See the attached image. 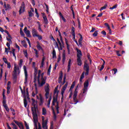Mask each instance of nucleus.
<instances>
[{
  "mask_svg": "<svg viewBox=\"0 0 129 129\" xmlns=\"http://www.w3.org/2000/svg\"><path fill=\"white\" fill-rule=\"evenodd\" d=\"M73 100L74 102H75V104H76L77 103H78V99H77V97H73Z\"/></svg>",
  "mask_w": 129,
  "mask_h": 129,
  "instance_id": "nucleus-40",
  "label": "nucleus"
},
{
  "mask_svg": "<svg viewBox=\"0 0 129 129\" xmlns=\"http://www.w3.org/2000/svg\"><path fill=\"white\" fill-rule=\"evenodd\" d=\"M71 68V59H70L68 61V72H69L70 71V69Z\"/></svg>",
  "mask_w": 129,
  "mask_h": 129,
  "instance_id": "nucleus-18",
  "label": "nucleus"
},
{
  "mask_svg": "<svg viewBox=\"0 0 129 129\" xmlns=\"http://www.w3.org/2000/svg\"><path fill=\"white\" fill-rule=\"evenodd\" d=\"M24 103L25 107H27V105H28V103L27 102V99L24 98Z\"/></svg>",
  "mask_w": 129,
  "mask_h": 129,
  "instance_id": "nucleus-36",
  "label": "nucleus"
},
{
  "mask_svg": "<svg viewBox=\"0 0 129 129\" xmlns=\"http://www.w3.org/2000/svg\"><path fill=\"white\" fill-rule=\"evenodd\" d=\"M3 104L4 107L5 108L6 110H7L8 112L10 111V108H9V107L8 106V105L7 104V101L3 102Z\"/></svg>",
  "mask_w": 129,
  "mask_h": 129,
  "instance_id": "nucleus-15",
  "label": "nucleus"
},
{
  "mask_svg": "<svg viewBox=\"0 0 129 129\" xmlns=\"http://www.w3.org/2000/svg\"><path fill=\"white\" fill-rule=\"evenodd\" d=\"M21 44L23 46H24L25 48H28V44H27V42H26V41H22Z\"/></svg>",
  "mask_w": 129,
  "mask_h": 129,
  "instance_id": "nucleus-22",
  "label": "nucleus"
},
{
  "mask_svg": "<svg viewBox=\"0 0 129 129\" xmlns=\"http://www.w3.org/2000/svg\"><path fill=\"white\" fill-rule=\"evenodd\" d=\"M24 55L26 57V58H28V51L27 50H23Z\"/></svg>",
  "mask_w": 129,
  "mask_h": 129,
  "instance_id": "nucleus-34",
  "label": "nucleus"
},
{
  "mask_svg": "<svg viewBox=\"0 0 129 129\" xmlns=\"http://www.w3.org/2000/svg\"><path fill=\"white\" fill-rule=\"evenodd\" d=\"M112 71H114V74H116V73L117 72V69H113Z\"/></svg>",
  "mask_w": 129,
  "mask_h": 129,
  "instance_id": "nucleus-63",
  "label": "nucleus"
},
{
  "mask_svg": "<svg viewBox=\"0 0 129 129\" xmlns=\"http://www.w3.org/2000/svg\"><path fill=\"white\" fill-rule=\"evenodd\" d=\"M48 120H45V121L42 122V128L43 129H48Z\"/></svg>",
  "mask_w": 129,
  "mask_h": 129,
  "instance_id": "nucleus-11",
  "label": "nucleus"
},
{
  "mask_svg": "<svg viewBox=\"0 0 129 129\" xmlns=\"http://www.w3.org/2000/svg\"><path fill=\"white\" fill-rule=\"evenodd\" d=\"M54 46H56V47L58 48V49H59V45L58 44V42H57L56 41H54Z\"/></svg>",
  "mask_w": 129,
  "mask_h": 129,
  "instance_id": "nucleus-50",
  "label": "nucleus"
},
{
  "mask_svg": "<svg viewBox=\"0 0 129 129\" xmlns=\"http://www.w3.org/2000/svg\"><path fill=\"white\" fill-rule=\"evenodd\" d=\"M67 86H68V82H66V84L61 89V93L62 95L61 99L63 98L64 97V92H65V90H66V88H67Z\"/></svg>",
  "mask_w": 129,
  "mask_h": 129,
  "instance_id": "nucleus-8",
  "label": "nucleus"
},
{
  "mask_svg": "<svg viewBox=\"0 0 129 129\" xmlns=\"http://www.w3.org/2000/svg\"><path fill=\"white\" fill-rule=\"evenodd\" d=\"M36 47L39 51H40V50H42L43 51V48L41 47V45H40V43L38 42Z\"/></svg>",
  "mask_w": 129,
  "mask_h": 129,
  "instance_id": "nucleus-29",
  "label": "nucleus"
},
{
  "mask_svg": "<svg viewBox=\"0 0 129 129\" xmlns=\"http://www.w3.org/2000/svg\"><path fill=\"white\" fill-rule=\"evenodd\" d=\"M34 123V129H38V124H37V122H38V121H33Z\"/></svg>",
  "mask_w": 129,
  "mask_h": 129,
  "instance_id": "nucleus-38",
  "label": "nucleus"
},
{
  "mask_svg": "<svg viewBox=\"0 0 129 129\" xmlns=\"http://www.w3.org/2000/svg\"><path fill=\"white\" fill-rule=\"evenodd\" d=\"M67 49H68V51L69 52V54H70V46H69V44H67Z\"/></svg>",
  "mask_w": 129,
  "mask_h": 129,
  "instance_id": "nucleus-58",
  "label": "nucleus"
},
{
  "mask_svg": "<svg viewBox=\"0 0 129 129\" xmlns=\"http://www.w3.org/2000/svg\"><path fill=\"white\" fill-rule=\"evenodd\" d=\"M8 10H11V5L10 4H7V7L5 9V11H8Z\"/></svg>",
  "mask_w": 129,
  "mask_h": 129,
  "instance_id": "nucleus-48",
  "label": "nucleus"
},
{
  "mask_svg": "<svg viewBox=\"0 0 129 129\" xmlns=\"http://www.w3.org/2000/svg\"><path fill=\"white\" fill-rule=\"evenodd\" d=\"M20 73H21L20 68H19V67L17 66V63H14L13 74L12 75L14 79L16 80L17 78H18V74L19 75L20 74Z\"/></svg>",
  "mask_w": 129,
  "mask_h": 129,
  "instance_id": "nucleus-2",
  "label": "nucleus"
},
{
  "mask_svg": "<svg viewBox=\"0 0 129 129\" xmlns=\"http://www.w3.org/2000/svg\"><path fill=\"white\" fill-rule=\"evenodd\" d=\"M106 8H107V4H105L103 7L101 8L100 11H103V10H105Z\"/></svg>",
  "mask_w": 129,
  "mask_h": 129,
  "instance_id": "nucleus-35",
  "label": "nucleus"
},
{
  "mask_svg": "<svg viewBox=\"0 0 129 129\" xmlns=\"http://www.w3.org/2000/svg\"><path fill=\"white\" fill-rule=\"evenodd\" d=\"M14 122H15L16 124H17V125H18V126H19V125H20L21 124V123H22V122H19V121H18L16 120H14Z\"/></svg>",
  "mask_w": 129,
  "mask_h": 129,
  "instance_id": "nucleus-51",
  "label": "nucleus"
},
{
  "mask_svg": "<svg viewBox=\"0 0 129 129\" xmlns=\"http://www.w3.org/2000/svg\"><path fill=\"white\" fill-rule=\"evenodd\" d=\"M32 36L33 37H36L38 36L39 34H38V31H36V29L33 28L32 31Z\"/></svg>",
  "mask_w": 129,
  "mask_h": 129,
  "instance_id": "nucleus-14",
  "label": "nucleus"
},
{
  "mask_svg": "<svg viewBox=\"0 0 129 129\" xmlns=\"http://www.w3.org/2000/svg\"><path fill=\"white\" fill-rule=\"evenodd\" d=\"M78 23L79 24L78 28H79V29H80V30H81V23H80V20H79V19H78Z\"/></svg>",
  "mask_w": 129,
  "mask_h": 129,
  "instance_id": "nucleus-46",
  "label": "nucleus"
},
{
  "mask_svg": "<svg viewBox=\"0 0 129 129\" xmlns=\"http://www.w3.org/2000/svg\"><path fill=\"white\" fill-rule=\"evenodd\" d=\"M51 72V64L49 66V67L47 70V75L50 76V73Z\"/></svg>",
  "mask_w": 129,
  "mask_h": 129,
  "instance_id": "nucleus-39",
  "label": "nucleus"
},
{
  "mask_svg": "<svg viewBox=\"0 0 129 129\" xmlns=\"http://www.w3.org/2000/svg\"><path fill=\"white\" fill-rule=\"evenodd\" d=\"M72 35L75 36V28L74 27H72Z\"/></svg>",
  "mask_w": 129,
  "mask_h": 129,
  "instance_id": "nucleus-32",
  "label": "nucleus"
},
{
  "mask_svg": "<svg viewBox=\"0 0 129 129\" xmlns=\"http://www.w3.org/2000/svg\"><path fill=\"white\" fill-rule=\"evenodd\" d=\"M98 34V31H95L94 33L93 34V37H97V35Z\"/></svg>",
  "mask_w": 129,
  "mask_h": 129,
  "instance_id": "nucleus-43",
  "label": "nucleus"
},
{
  "mask_svg": "<svg viewBox=\"0 0 129 129\" xmlns=\"http://www.w3.org/2000/svg\"><path fill=\"white\" fill-rule=\"evenodd\" d=\"M77 62L79 66L82 65V61H81V57H77Z\"/></svg>",
  "mask_w": 129,
  "mask_h": 129,
  "instance_id": "nucleus-20",
  "label": "nucleus"
},
{
  "mask_svg": "<svg viewBox=\"0 0 129 129\" xmlns=\"http://www.w3.org/2000/svg\"><path fill=\"white\" fill-rule=\"evenodd\" d=\"M7 94H10V93H11V87H7Z\"/></svg>",
  "mask_w": 129,
  "mask_h": 129,
  "instance_id": "nucleus-37",
  "label": "nucleus"
},
{
  "mask_svg": "<svg viewBox=\"0 0 129 129\" xmlns=\"http://www.w3.org/2000/svg\"><path fill=\"white\" fill-rule=\"evenodd\" d=\"M36 37L38 38V40H41L42 38V36L39 35V34Z\"/></svg>",
  "mask_w": 129,
  "mask_h": 129,
  "instance_id": "nucleus-64",
  "label": "nucleus"
},
{
  "mask_svg": "<svg viewBox=\"0 0 129 129\" xmlns=\"http://www.w3.org/2000/svg\"><path fill=\"white\" fill-rule=\"evenodd\" d=\"M7 40L8 41V42H9L10 44H12L13 43V41H12V39H11V38L7 37Z\"/></svg>",
  "mask_w": 129,
  "mask_h": 129,
  "instance_id": "nucleus-56",
  "label": "nucleus"
},
{
  "mask_svg": "<svg viewBox=\"0 0 129 129\" xmlns=\"http://www.w3.org/2000/svg\"><path fill=\"white\" fill-rule=\"evenodd\" d=\"M84 70L86 71L85 75L87 76L89 73V64L86 62H85L84 65Z\"/></svg>",
  "mask_w": 129,
  "mask_h": 129,
  "instance_id": "nucleus-6",
  "label": "nucleus"
},
{
  "mask_svg": "<svg viewBox=\"0 0 129 129\" xmlns=\"http://www.w3.org/2000/svg\"><path fill=\"white\" fill-rule=\"evenodd\" d=\"M52 58L53 59H54V58H56V51H55V49H53L52 51Z\"/></svg>",
  "mask_w": 129,
  "mask_h": 129,
  "instance_id": "nucleus-30",
  "label": "nucleus"
},
{
  "mask_svg": "<svg viewBox=\"0 0 129 129\" xmlns=\"http://www.w3.org/2000/svg\"><path fill=\"white\" fill-rule=\"evenodd\" d=\"M11 124L13 125V129H18V126H17L15 123L12 122Z\"/></svg>",
  "mask_w": 129,
  "mask_h": 129,
  "instance_id": "nucleus-33",
  "label": "nucleus"
},
{
  "mask_svg": "<svg viewBox=\"0 0 129 129\" xmlns=\"http://www.w3.org/2000/svg\"><path fill=\"white\" fill-rule=\"evenodd\" d=\"M34 51H35L36 58H39V51L36 48H34Z\"/></svg>",
  "mask_w": 129,
  "mask_h": 129,
  "instance_id": "nucleus-24",
  "label": "nucleus"
},
{
  "mask_svg": "<svg viewBox=\"0 0 129 129\" xmlns=\"http://www.w3.org/2000/svg\"><path fill=\"white\" fill-rule=\"evenodd\" d=\"M84 74H85V72H83L81 75V77L80 78V82H82V80H83V78H84Z\"/></svg>",
  "mask_w": 129,
  "mask_h": 129,
  "instance_id": "nucleus-27",
  "label": "nucleus"
},
{
  "mask_svg": "<svg viewBox=\"0 0 129 129\" xmlns=\"http://www.w3.org/2000/svg\"><path fill=\"white\" fill-rule=\"evenodd\" d=\"M116 8H117V5H115L114 6L110 7V10H113L114 9H116Z\"/></svg>",
  "mask_w": 129,
  "mask_h": 129,
  "instance_id": "nucleus-52",
  "label": "nucleus"
},
{
  "mask_svg": "<svg viewBox=\"0 0 129 129\" xmlns=\"http://www.w3.org/2000/svg\"><path fill=\"white\" fill-rule=\"evenodd\" d=\"M39 97H40V105H42V104H43L44 103V99L43 98V97L42 96V95H39Z\"/></svg>",
  "mask_w": 129,
  "mask_h": 129,
  "instance_id": "nucleus-21",
  "label": "nucleus"
},
{
  "mask_svg": "<svg viewBox=\"0 0 129 129\" xmlns=\"http://www.w3.org/2000/svg\"><path fill=\"white\" fill-rule=\"evenodd\" d=\"M38 30L39 32L43 33V30H42V28H41V25H39V26H38Z\"/></svg>",
  "mask_w": 129,
  "mask_h": 129,
  "instance_id": "nucleus-60",
  "label": "nucleus"
},
{
  "mask_svg": "<svg viewBox=\"0 0 129 129\" xmlns=\"http://www.w3.org/2000/svg\"><path fill=\"white\" fill-rule=\"evenodd\" d=\"M104 64H105V61L103 60V64L102 65L101 68L100 69V71H102V70H103V69L104 68Z\"/></svg>",
  "mask_w": 129,
  "mask_h": 129,
  "instance_id": "nucleus-44",
  "label": "nucleus"
},
{
  "mask_svg": "<svg viewBox=\"0 0 129 129\" xmlns=\"http://www.w3.org/2000/svg\"><path fill=\"white\" fill-rule=\"evenodd\" d=\"M81 37L80 39H79L78 42H82V40H83V37H82V35H80Z\"/></svg>",
  "mask_w": 129,
  "mask_h": 129,
  "instance_id": "nucleus-59",
  "label": "nucleus"
},
{
  "mask_svg": "<svg viewBox=\"0 0 129 129\" xmlns=\"http://www.w3.org/2000/svg\"><path fill=\"white\" fill-rule=\"evenodd\" d=\"M3 60L6 63V64H8V60L6 57L3 58Z\"/></svg>",
  "mask_w": 129,
  "mask_h": 129,
  "instance_id": "nucleus-61",
  "label": "nucleus"
},
{
  "mask_svg": "<svg viewBox=\"0 0 129 129\" xmlns=\"http://www.w3.org/2000/svg\"><path fill=\"white\" fill-rule=\"evenodd\" d=\"M88 85H89V82H88V80H87L84 84V88L86 90L87 89V88H88Z\"/></svg>",
  "mask_w": 129,
  "mask_h": 129,
  "instance_id": "nucleus-17",
  "label": "nucleus"
},
{
  "mask_svg": "<svg viewBox=\"0 0 129 129\" xmlns=\"http://www.w3.org/2000/svg\"><path fill=\"white\" fill-rule=\"evenodd\" d=\"M62 79H63V73L62 72V71H61L60 75L58 77V83H62Z\"/></svg>",
  "mask_w": 129,
  "mask_h": 129,
  "instance_id": "nucleus-16",
  "label": "nucleus"
},
{
  "mask_svg": "<svg viewBox=\"0 0 129 129\" xmlns=\"http://www.w3.org/2000/svg\"><path fill=\"white\" fill-rule=\"evenodd\" d=\"M59 91H58V88H55L54 92V96L55 97L53 99V101L52 103V105H55V102L56 103V106H59V102H58V93Z\"/></svg>",
  "mask_w": 129,
  "mask_h": 129,
  "instance_id": "nucleus-3",
  "label": "nucleus"
},
{
  "mask_svg": "<svg viewBox=\"0 0 129 129\" xmlns=\"http://www.w3.org/2000/svg\"><path fill=\"white\" fill-rule=\"evenodd\" d=\"M18 126L20 129H24V125L22 122L20 123V124Z\"/></svg>",
  "mask_w": 129,
  "mask_h": 129,
  "instance_id": "nucleus-47",
  "label": "nucleus"
},
{
  "mask_svg": "<svg viewBox=\"0 0 129 129\" xmlns=\"http://www.w3.org/2000/svg\"><path fill=\"white\" fill-rule=\"evenodd\" d=\"M29 14V16L30 18H32V17H33L34 16V14H33V12H32V11H30L28 12Z\"/></svg>",
  "mask_w": 129,
  "mask_h": 129,
  "instance_id": "nucleus-41",
  "label": "nucleus"
},
{
  "mask_svg": "<svg viewBox=\"0 0 129 129\" xmlns=\"http://www.w3.org/2000/svg\"><path fill=\"white\" fill-rule=\"evenodd\" d=\"M8 73H9L7 71H6L5 72V80H7V76H8Z\"/></svg>",
  "mask_w": 129,
  "mask_h": 129,
  "instance_id": "nucleus-55",
  "label": "nucleus"
},
{
  "mask_svg": "<svg viewBox=\"0 0 129 129\" xmlns=\"http://www.w3.org/2000/svg\"><path fill=\"white\" fill-rule=\"evenodd\" d=\"M105 27H107V29L109 31V34H111V29H110V27L109 26V25H108L107 23H105Z\"/></svg>",
  "mask_w": 129,
  "mask_h": 129,
  "instance_id": "nucleus-23",
  "label": "nucleus"
},
{
  "mask_svg": "<svg viewBox=\"0 0 129 129\" xmlns=\"http://www.w3.org/2000/svg\"><path fill=\"white\" fill-rule=\"evenodd\" d=\"M65 82H66V75H65L63 77V82L61 83L62 85H64L65 84Z\"/></svg>",
  "mask_w": 129,
  "mask_h": 129,
  "instance_id": "nucleus-42",
  "label": "nucleus"
},
{
  "mask_svg": "<svg viewBox=\"0 0 129 129\" xmlns=\"http://www.w3.org/2000/svg\"><path fill=\"white\" fill-rule=\"evenodd\" d=\"M78 86H77V88H76L74 93V96L73 97H77V94L78 93V91H77V88Z\"/></svg>",
  "mask_w": 129,
  "mask_h": 129,
  "instance_id": "nucleus-28",
  "label": "nucleus"
},
{
  "mask_svg": "<svg viewBox=\"0 0 129 129\" xmlns=\"http://www.w3.org/2000/svg\"><path fill=\"white\" fill-rule=\"evenodd\" d=\"M46 113H47V110H46V108H42V114H43V115H46Z\"/></svg>",
  "mask_w": 129,
  "mask_h": 129,
  "instance_id": "nucleus-31",
  "label": "nucleus"
},
{
  "mask_svg": "<svg viewBox=\"0 0 129 129\" xmlns=\"http://www.w3.org/2000/svg\"><path fill=\"white\" fill-rule=\"evenodd\" d=\"M37 110H38V106H35L34 107H31V111L33 116V120L35 121H38V115L37 114Z\"/></svg>",
  "mask_w": 129,
  "mask_h": 129,
  "instance_id": "nucleus-4",
  "label": "nucleus"
},
{
  "mask_svg": "<svg viewBox=\"0 0 129 129\" xmlns=\"http://www.w3.org/2000/svg\"><path fill=\"white\" fill-rule=\"evenodd\" d=\"M74 86H75V81H74V82L72 83V85H71V88H72V89H73L74 88Z\"/></svg>",
  "mask_w": 129,
  "mask_h": 129,
  "instance_id": "nucleus-54",
  "label": "nucleus"
},
{
  "mask_svg": "<svg viewBox=\"0 0 129 129\" xmlns=\"http://www.w3.org/2000/svg\"><path fill=\"white\" fill-rule=\"evenodd\" d=\"M45 94V97L46 99H48L49 98V95H50V88H49V84H46V86L44 87Z\"/></svg>",
  "mask_w": 129,
  "mask_h": 129,
  "instance_id": "nucleus-5",
  "label": "nucleus"
},
{
  "mask_svg": "<svg viewBox=\"0 0 129 129\" xmlns=\"http://www.w3.org/2000/svg\"><path fill=\"white\" fill-rule=\"evenodd\" d=\"M24 33L26 34L27 37H31V32H30V30H28V28L27 27H25L24 29Z\"/></svg>",
  "mask_w": 129,
  "mask_h": 129,
  "instance_id": "nucleus-10",
  "label": "nucleus"
},
{
  "mask_svg": "<svg viewBox=\"0 0 129 129\" xmlns=\"http://www.w3.org/2000/svg\"><path fill=\"white\" fill-rule=\"evenodd\" d=\"M23 65V59H20V62H19V66L21 67Z\"/></svg>",
  "mask_w": 129,
  "mask_h": 129,
  "instance_id": "nucleus-62",
  "label": "nucleus"
},
{
  "mask_svg": "<svg viewBox=\"0 0 129 129\" xmlns=\"http://www.w3.org/2000/svg\"><path fill=\"white\" fill-rule=\"evenodd\" d=\"M31 100H32V106H33V107H35V106H38L37 105V102H36V101L35 100V99L32 98Z\"/></svg>",
  "mask_w": 129,
  "mask_h": 129,
  "instance_id": "nucleus-19",
  "label": "nucleus"
},
{
  "mask_svg": "<svg viewBox=\"0 0 129 129\" xmlns=\"http://www.w3.org/2000/svg\"><path fill=\"white\" fill-rule=\"evenodd\" d=\"M58 36H59L60 38V41H62V35H61V32H60V30H58Z\"/></svg>",
  "mask_w": 129,
  "mask_h": 129,
  "instance_id": "nucleus-57",
  "label": "nucleus"
},
{
  "mask_svg": "<svg viewBox=\"0 0 129 129\" xmlns=\"http://www.w3.org/2000/svg\"><path fill=\"white\" fill-rule=\"evenodd\" d=\"M25 3L23 2L21 4V6L20 7L19 10V15H22L24 12H25Z\"/></svg>",
  "mask_w": 129,
  "mask_h": 129,
  "instance_id": "nucleus-9",
  "label": "nucleus"
},
{
  "mask_svg": "<svg viewBox=\"0 0 129 129\" xmlns=\"http://www.w3.org/2000/svg\"><path fill=\"white\" fill-rule=\"evenodd\" d=\"M65 61H66V55L65 53H63L62 54V64H65Z\"/></svg>",
  "mask_w": 129,
  "mask_h": 129,
  "instance_id": "nucleus-26",
  "label": "nucleus"
},
{
  "mask_svg": "<svg viewBox=\"0 0 129 129\" xmlns=\"http://www.w3.org/2000/svg\"><path fill=\"white\" fill-rule=\"evenodd\" d=\"M23 69L24 70V73L25 75L24 84H27L28 83V72H27V67L26 66H23Z\"/></svg>",
  "mask_w": 129,
  "mask_h": 129,
  "instance_id": "nucleus-7",
  "label": "nucleus"
},
{
  "mask_svg": "<svg viewBox=\"0 0 129 129\" xmlns=\"http://www.w3.org/2000/svg\"><path fill=\"white\" fill-rule=\"evenodd\" d=\"M42 18L45 25H48V19H47V16H46V14H45V13L42 14Z\"/></svg>",
  "mask_w": 129,
  "mask_h": 129,
  "instance_id": "nucleus-13",
  "label": "nucleus"
},
{
  "mask_svg": "<svg viewBox=\"0 0 129 129\" xmlns=\"http://www.w3.org/2000/svg\"><path fill=\"white\" fill-rule=\"evenodd\" d=\"M41 70L38 71V76L37 78V70H35V73L34 74V83H36L37 80L38 83V86L40 87H42L44 84L46 83V80L47 78L46 77H44V73L41 74Z\"/></svg>",
  "mask_w": 129,
  "mask_h": 129,
  "instance_id": "nucleus-1",
  "label": "nucleus"
},
{
  "mask_svg": "<svg viewBox=\"0 0 129 129\" xmlns=\"http://www.w3.org/2000/svg\"><path fill=\"white\" fill-rule=\"evenodd\" d=\"M73 5H72L71 7V10L73 13V18H74L75 16V14H74V10H73Z\"/></svg>",
  "mask_w": 129,
  "mask_h": 129,
  "instance_id": "nucleus-45",
  "label": "nucleus"
},
{
  "mask_svg": "<svg viewBox=\"0 0 129 129\" xmlns=\"http://www.w3.org/2000/svg\"><path fill=\"white\" fill-rule=\"evenodd\" d=\"M24 123H25V125L26 127V129H30V127H29V125H28V123H27V122L25 121Z\"/></svg>",
  "mask_w": 129,
  "mask_h": 129,
  "instance_id": "nucleus-53",
  "label": "nucleus"
},
{
  "mask_svg": "<svg viewBox=\"0 0 129 129\" xmlns=\"http://www.w3.org/2000/svg\"><path fill=\"white\" fill-rule=\"evenodd\" d=\"M52 100V96H50L48 100L47 101V107H50V104L51 103V101Z\"/></svg>",
  "mask_w": 129,
  "mask_h": 129,
  "instance_id": "nucleus-25",
  "label": "nucleus"
},
{
  "mask_svg": "<svg viewBox=\"0 0 129 129\" xmlns=\"http://www.w3.org/2000/svg\"><path fill=\"white\" fill-rule=\"evenodd\" d=\"M3 95V102L7 101V97H6L5 95Z\"/></svg>",
  "mask_w": 129,
  "mask_h": 129,
  "instance_id": "nucleus-49",
  "label": "nucleus"
},
{
  "mask_svg": "<svg viewBox=\"0 0 129 129\" xmlns=\"http://www.w3.org/2000/svg\"><path fill=\"white\" fill-rule=\"evenodd\" d=\"M76 50L77 58H81V57H82V52H81V50H79L78 48H76Z\"/></svg>",
  "mask_w": 129,
  "mask_h": 129,
  "instance_id": "nucleus-12",
  "label": "nucleus"
}]
</instances>
